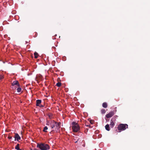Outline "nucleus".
<instances>
[{"label": "nucleus", "instance_id": "nucleus-13", "mask_svg": "<svg viewBox=\"0 0 150 150\" xmlns=\"http://www.w3.org/2000/svg\"><path fill=\"white\" fill-rule=\"evenodd\" d=\"M34 57L36 59L38 57V54L37 52H35L34 53Z\"/></svg>", "mask_w": 150, "mask_h": 150}, {"label": "nucleus", "instance_id": "nucleus-7", "mask_svg": "<svg viewBox=\"0 0 150 150\" xmlns=\"http://www.w3.org/2000/svg\"><path fill=\"white\" fill-rule=\"evenodd\" d=\"M114 115V112L113 111H112L110 112L108 114H106V117L108 118H109L112 117Z\"/></svg>", "mask_w": 150, "mask_h": 150}, {"label": "nucleus", "instance_id": "nucleus-1", "mask_svg": "<svg viewBox=\"0 0 150 150\" xmlns=\"http://www.w3.org/2000/svg\"><path fill=\"white\" fill-rule=\"evenodd\" d=\"M61 123L60 122H57L54 121L51 125V128L52 129H54L56 131H57L60 128Z\"/></svg>", "mask_w": 150, "mask_h": 150}, {"label": "nucleus", "instance_id": "nucleus-9", "mask_svg": "<svg viewBox=\"0 0 150 150\" xmlns=\"http://www.w3.org/2000/svg\"><path fill=\"white\" fill-rule=\"evenodd\" d=\"M14 138L15 141L17 140L18 141L21 139V137L17 133H16L15 134Z\"/></svg>", "mask_w": 150, "mask_h": 150}, {"label": "nucleus", "instance_id": "nucleus-19", "mask_svg": "<svg viewBox=\"0 0 150 150\" xmlns=\"http://www.w3.org/2000/svg\"><path fill=\"white\" fill-rule=\"evenodd\" d=\"M52 114H50V115H49V117L50 118V119H51L52 118Z\"/></svg>", "mask_w": 150, "mask_h": 150}, {"label": "nucleus", "instance_id": "nucleus-2", "mask_svg": "<svg viewBox=\"0 0 150 150\" xmlns=\"http://www.w3.org/2000/svg\"><path fill=\"white\" fill-rule=\"evenodd\" d=\"M37 147L39 148L41 150H47L50 149L49 146L45 144H38Z\"/></svg>", "mask_w": 150, "mask_h": 150}, {"label": "nucleus", "instance_id": "nucleus-12", "mask_svg": "<svg viewBox=\"0 0 150 150\" xmlns=\"http://www.w3.org/2000/svg\"><path fill=\"white\" fill-rule=\"evenodd\" d=\"M19 144H18L16 146L15 149L17 150H21L19 148Z\"/></svg>", "mask_w": 150, "mask_h": 150}, {"label": "nucleus", "instance_id": "nucleus-11", "mask_svg": "<svg viewBox=\"0 0 150 150\" xmlns=\"http://www.w3.org/2000/svg\"><path fill=\"white\" fill-rule=\"evenodd\" d=\"M102 106L104 108H107L108 107L107 104L105 102L103 103L102 104Z\"/></svg>", "mask_w": 150, "mask_h": 150}, {"label": "nucleus", "instance_id": "nucleus-17", "mask_svg": "<svg viewBox=\"0 0 150 150\" xmlns=\"http://www.w3.org/2000/svg\"><path fill=\"white\" fill-rule=\"evenodd\" d=\"M101 112L102 114H104L105 112V110L104 109H102L101 110Z\"/></svg>", "mask_w": 150, "mask_h": 150}, {"label": "nucleus", "instance_id": "nucleus-5", "mask_svg": "<svg viewBox=\"0 0 150 150\" xmlns=\"http://www.w3.org/2000/svg\"><path fill=\"white\" fill-rule=\"evenodd\" d=\"M117 117V115L114 116L110 120V126L111 128L113 127L115 125V123L114 122L115 121Z\"/></svg>", "mask_w": 150, "mask_h": 150}, {"label": "nucleus", "instance_id": "nucleus-20", "mask_svg": "<svg viewBox=\"0 0 150 150\" xmlns=\"http://www.w3.org/2000/svg\"><path fill=\"white\" fill-rule=\"evenodd\" d=\"M8 138L9 139H10L12 138V137L8 135Z\"/></svg>", "mask_w": 150, "mask_h": 150}, {"label": "nucleus", "instance_id": "nucleus-8", "mask_svg": "<svg viewBox=\"0 0 150 150\" xmlns=\"http://www.w3.org/2000/svg\"><path fill=\"white\" fill-rule=\"evenodd\" d=\"M12 86H14L16 85L18 87H20V85L19 83V82L18 81L16 80L13 81L11 84Z\"/></svg>", "mask_w": 150, "mask_h": 150}, {"label": "nucleus", "instance_id": "nucleus-22", "mask_svg": "<svg viewBox=\"0 0 150 150\" xmlns=\"http://www.w3.org/2000/svg\"><path fill=\"white\" fill-rule=\"evenodd\" d=\"M78 140H79V139H77V141H76L75 142V143H77V142H78Z\"/></svg>", "mask_w": 150, "mask_h": 150}, {"label": "nucleus", "instance_id": "nucleus-15", "mask_svg": "<svg viewBox=\"0 0 150 150\" xmlns=\"http://www.w3.org/2000/svg\"><path fill=\"white\" fill-rule=\"evenodd\" d=\"M48 129V128L47 126H45L44 127L43 130V131L45 132H47V131L46 130Z\"/></svg>", "mask_w": 150, "mask_h": 150}, {"label": "nucleus", "instance_id": "nucleus-21", "mask_svg": "<svg viewBox=\"0 0 150 150\" xmlns=\"http://www.w3.org/2000/svg\"><path fill=\"white\" fill-rule=\"evenodd\" d=\"M54 130H52L50 132V133H52V132H53L54 131Z\"/></svg>", "mask_w": 150, "mask_h": 150}, {"label": "nucleus", "instance_id": "nucleus-23", "mask_svg": "<svg viewBox=\"0 0 150 150\" xmlns=\"http://www.w3.org/2000/svg\"><path fill=\"white\" fill-rule=\"evenodd\" d=\"M90 123H91V124H93V122H91V121H90Z\"/></svg>", "mask_w": 150, "mask_h": 150}, {"label": "nucleus", "instance_id": "nucleus-3", "mask_svg": "<svg viewBox=\"0 0 150 150\" xmlns=\"http://www.w3.org/2000/svg\"><path fill=\"white\" fill-rule=\"evenodd\" d=\"M72 129L73 132H77L79 129L80 127L79 125L76 122H73L72 123Z\"/></svg>", "mask_w": 150, "mask_h": 150}, {"label": "nucleus", "instance_id": "nucleus-14", "mask_svg": "<svg viewBox=\"0 0 150 150\" xmlns=\"http://www.w3.org/2000/svg\"><path fill=\"white\" fill-rule=\"evenodd\" d=\"M19 87L17 89V91L19 93L21 91L22 89L20 87Z\"/></svg>", "mask_w": 150, "mask_h": 150}, {"label": "nucleus", "instance_id": "nucleus-18", "mask_svg": "<svg viewBox=\"0 0 150 150\" xmlns=\"http://www.w3.org/2000/svg\"><path fill=\"white\" fill-rule=\"evenodd\" d=\"M4 78L3 76L1 75H0V80Z\"/></svg>", "mask_w": 150, "mask_h": 150}, {"label": "nucleus", "instance_id": "nucleus-6", "mask_svg": "<svg viewBox=\"0 0 150 150\" xmlns=\"http://www.w3.org/2000/svg\"><path fill=\"white\" fill-rule=\"evenodd\" d=\"M41 100H37L36 101V106H39L40 108L43 107V106L41 104Z\"/></svg>", "mask_w": 150, "mask_h": 150}, {"label": "nucleus", "instance_id": "nucleus-4", "mask_svg": "<svg viewBox=\"0 0 150 150\" xmlns=\"http://www.w3.org/2000/svg\"><path fill=\"white\" fill-rule=\"evenodd\" d=\"M128 125L126 124H120L117 127L119 132H120L122 131L125 130L126 128H128Z\"/></svg>", "mask_w": 150, "mask_h": 150}, {"label": "nucleus", "instance_id": "nucleus-10", "mask_svg": "<svg viewBox=\"0 0 150 150\" xmlns=\"http://www.w3.org/2000/svg\"><path fill=\"white\" fill-rule=\"evenodd\" d=\"M105 129L107 130L108 131H109L110 130V128L109 125H108V124L106 125L105 126Z\"/></svg>", "mask_w": 150, "mask_h": 150}, {"label": "nucleus", "instance_id": "nucleus-16", "mask_svg": "<svg viewBox=\"0 0 150 150\" xmlns=\"http://www.w3.org/2000/svg\"><path fill=\"white\" fill-rule=\"evenodd\" d=\"M61 83L60 82H58L56 84V86L58 87H60L61 86Z\"/></svg>", "mask_w": 150, "mask_h": 150}]
</instances>
